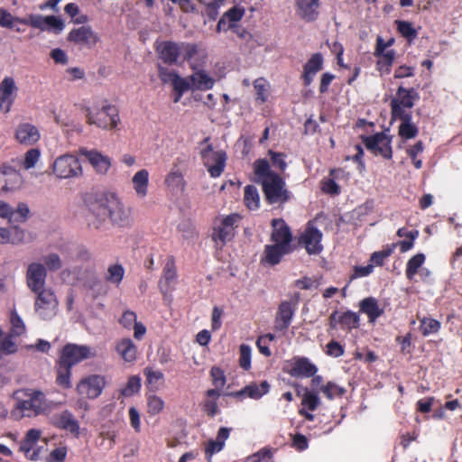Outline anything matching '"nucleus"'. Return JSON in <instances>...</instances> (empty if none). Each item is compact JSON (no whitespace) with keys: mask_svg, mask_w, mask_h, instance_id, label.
<instances>
[{"mask_svg":"<svg viewBox=\"0 0 462 462\" xmlns=\"http://www.w3.org/2000/svg\"><path fill=\"white\" fill-rule=\"evenodd\" d=\"M88 208L94 217L90 225L95 228H99L106 218L120 227L129 226L134 221L131 208L126 206L115 193L99 196L89 203Z\"/></svg>","mask_w":462,"mask_h":462,"instance_id":"nucleus-1","label":"nucleus"},{"mask_svg":"<svg viewBox=\"0 0 462 462\" xmlns=\"http://www.w3.org/2000/svg\"><path fill=\"white\" fill-rule=\"evenodd\" d=\"M254 173L263 187L266 201L269 204H283L291 198L282 177L273 172L269 162L264 159H258L254 162Z\"/></svg>","mask_w":462,"mask_h":462,"instance_id":"nucleus-2","label":"nucleus"},{"mask_svg":"<svg viewBox=\"0 0 462 462\" xmlns=\"http://www.w3.org/2000/svg\"><path fill=\"white\" fill-rule=\"evenodd\" d=\"M14 406L11 412L15 420L32 418L45 413L49 404L45 394L39 389L22 388L13 393Z\"/></svg>","mask_w":462,"mask_h":462,"instance_id":"nucleus-3","label":"nucleus"},{"mask_svg":"<svg viewBox=\"0 0 462 462\" xmlns=\"http://www.w3.org/2000/svg\"><path fill=\"white\" fill-rule=\"evenodd\" d=\"M242 217L237 213L226 216H220L214 221L213 239L222 245L231 241L236 234Z\"/></svg>","mask_w":462,"mask_h":462,"instance_id":"nucleus-4","label":"nucleus"},{"mask_svg":"<svg viewBox=\"0 0 462 462\" xmlns=\"http://www.w3.org/2000/svg\"><path fill=\"white\" fill-rule=\"evenodd\" d=\"M208 141L209 138L208 137L200 143V155L211 177L216 178L224 171L226 154L222 150L215 151Z\"/></svg>","mask_w":462,"mask_h":462,"instance_id":"nucleus-5","label":"nucleus"},{"mask_svg":"<svg viewBox=\"0 0 462 462\" xmlns=\"http://www.w3.org/2000/svg\"><path fill=\"white\" fill-rule=\"evenodd\" d=\"M417 99H419V96L414 88L407 89L402 86L399 87L395 97L390 103L393 118L396 120L401 116H411L407 109H411Z\"/></svg>","mask_w":462,"mask_h":462,"instance_id":"nucleus-6","label":"nucleus"},{"mask_svg":"<svg viewBox=\"0 0 462 462\" xmlns=\"http://www.w3.org/2000/svg\"><path fill=\"white\" fill-rule=\"evenodd\" d=\"M52 171L59 179L80 177L83 173L79 158L71 153L57 157L52 163Z\"/></svg>","mask_w":462,"mask_h":462,"instance_id":"nucleus-7","label":"nucleus"},{"mask_svg":"<svg viewBox=\"0 0 462 462\" xmlns=\"http://www.w3.org/2000/svg\"><path fill=\"white\" fill-rule=\"evenodd\" d=\"M35 294L34 311L36 315L44 320L54 318L59 306V301L54 291L51 288H48Z\"/></svg>","mask_w":462,"mask_h":462,"instance_id":"nucleus-8","label":"nucleus"},{"mask_svg":"<svg viewBox=\"0 0 462 462\" xmlns=\"http://www.w3.org/2000/svg\"><path fill=\"white\" fill-rule=\"evenodd\" d=\"M86 116L88 124L103 129H114L120 121L117 108L111 105L104 106L97 114L88 109Z\"/></svg>","mask_w":462,"mask_h":462,"instance_id":"nucleus-9","label":"nucleus"},{"mask_svg":"<svg viewBox=\"0 0 462 462\" xmlns=\"http://www.w3.org/2000/svg\"><path fill=\"white\" fill-rule=\"evenodd\" d=\"M47 269L41 263H31L26 269L25 282L27 287L33 293L47 290L45 288Z\"/></svg>","mask_w":462,"mask_h":462,"instance_id":"nucleus-10","label":"nucleus"},{"mask_svg":"<svg viewBox=\"0 0 462 462\" xmlns=\"http://www.w3.org/2000/svg\"><path fill=\"white\" fill-rule=\"evenodd\" d=\"M298 302L299 294H295L291 300H283L280 303L274 319L275 330L283 331L290 327Z\"/></svg>","mask_w":462,"mask_h":462,"instance_id":"nucleus-11","label":"nucleus"},{"mask_svg":"<svg viewBox=\"0 0 462 462\" xmlns=\"http://www.w3.org/2000/svg\"><path fill=\"white\" fill-rule=\"evenodd\" d=\"M68 41L79 46V49H92L99 42L98 34L88 25L72 29L68 34Z\"/></svg>","mask_w":462,"mask_h":462,"instance_id":"nucleus-12","label":"nucleus"},{"mask_svg":"<svg viewBox=\"0 0 462 462\" xmlns=\"http://www.w3.org/2000/svg\"><path fill=\"white\" fill-rule=\"evenodd\" d=\"M94 356H96V352L87 346L68 344L62 349L60 361L72 367L74 365Z\"/></svg>","mask_w":462,"mask_h":462,"instance_id":"nucleus-13","label":"nucleus"},{"mask_svg":"<svg viewBox=\"0 0 462 462\" xmlns=\"http://www.w3.org/2000/svg\"><path fill=\"white\" fill-rule=\"evenodd\" d=\"M365 147L375 155H381L385 159H391L393 151L391 147V138L383 134L378 133L374 135L363 138Z\"/></svg>","mask_w":462,"mask_h":462,"instance_id":"nucleus-14","label":"nucleus"},{"mask_svg":"<svg viewBox=\"0 0 462 462\" xmlns=\"http://www.w3.org/2000/svg\"><path fill=\"white\" fill-rule=\"evenodd\" d=\"M106 385L102 375L92 374L83 378L77 385L79 395L85 398L95 399L98 397Z\"/></svg>","mask_w":462,"mask_h":462,"instance_id":"nucleus-15","label":"nucleus"},{"mask_svg":"<svg viewBox=\"0 0 462 462\" xmlns=\"http://www.w3.org/2000/svg\"><path fill=\"white\" fill-rule=\"evenodd\" d=\"M321 239L322 233L309 224L301 234L299 244L306 249L309 254H318L323 250Z\"/></svg>","mask_w":462,"mask_h":462,"instance_id":"nucleus-16","label":"nucleus"},{"mask_svg":"<svg viewBox=\"0 0 462 462\" xmlns=\"http://www.w3.org/2000/svg\"><path fill=\"white\" fill-rule=\"evenodd\" d=\"M23 177L18 171L12 167H0V194L19 189Z\"/></svg>","mask_w":462,"mask_h":462,"instance_id":"nucleus-17","label":"nucleus"},{"mask_svg":"<svg viewBox=\"0 0 462 462\" xmlns=\"http://www.w3.org/2000/svg\"><path fill=\"white\" fill-rule=\"evenodd\" d=\"M18 88L14 79L5 77L0 83V110L8 113L14 101Z\"/></svg>","mask_w":462,"mask_h":462,"instance_id":"nucleus-18","label":"nucleus"},{"mask_svg":"<svg viewBox=\"0 0 462 462\" xmlns=\"http://www.w3.org/2000/svg\"><path fill=\"white\" fill-rule=\"evenodd\" d=\"M79 152L85 156L96 172L98 174H106L111 167V159L108 156L103 155L97 150H88L86 148H80Z\"/></svg>","mask_w":462,"mask_h":462,"instance_id":"nucleus-19","label":"nucleus"},{"mask_svg":"<svg viewBox=\"0 0 462 462\" xmlns=\"http://www.w3.org/2000/svg\"><path fill=\"white\" fill-rule=\"evenodd\" d=\"M40 137L39 129L32 124L21 123L15 129V139L23 145H33L40 140Z\"/></svg>","mask_w":462,"mask_h":462,"instance_id":"nucleus-20","label":"nucleus"},{"mask_svg":"<svg viewBox=\"0 0 462 462\" xmlns=\"http://www.w3.org/2000/svg\"><path fill=\"white\" fill-rule=\"evenodd\" d=\"M273 232L271 240L273 244L282 245L291 248V242L292 236L291 229L283 219H273L272 221Z\"/></svg>","mask_w":462,"mask_h":462,"instance_id":"nucleus-21","label":"nucleus"},{"mask_svg":"<svg viewBox=\"0 0 462 462\" xmlns=\"http://www.w3.org/2000/svg\"><path fill=\"white\" fill-rule=\"evenodd\" d=\"M245 10L241 7L234 6L229 9L220 18L217 25V31H227L236 26V23L240 21L244 16Z\"/></svg>","mask_w":462,"mask_h":462,"instance_id":"nucleus-22","label":"nucleus"},{"mask_svg":"<svg viewBox=\"0 0 462 462\" xmlns=\"http://www.w3.org/2000/svg\"><path fill=\"white\" fill-rule=\"evenodd\" d=\"M360 310L366 314L370 322H374L383 314V308L379 301L374 297H367L359 303Z\"/></svg>","mask_w":462,"mask_h":462,"instance_id":"nucleus-23","label":"nucleus"},{"mask_svg":"<svg viewBox=\"0 0 462 462\" xmlns=\"http://www.w3.org/2000/svg\"><path fill=\"white\" fill-rule=\"evenodd\" d=\"M299 15L307 22L315 21L319 15V0H298Z\"/></svg>","mask_w":462,"mask_h":462,"instance_id":"nucleus-24","label":"nucleus"},{"mask_svg":"<svg viewBox=\"0 0 462 462\" xmlns=\"http://www.w3.org/2000/svg\"><path fill=\"white\" fill-rule=\"evenodd\" d=\"M291 248L278 244L268 245L265 246L263 261L271 265H275L281 262L283 255L289 254Z\"/></svg>","mask_w":462,"mask_h":462,"instance_id":"nucleus-25","label":"nucleus"},{"mask_svg":"<svg viewBox=\"0 0 462 462\" xmlns=\"http://www.w3.org/2000/svg\"><path fill=\"white\" fill-rule=\"evenodd\" d=\"M165 184L172 193L179 194L184 191L186 183L182 173L176 168V166L172 167L166 176Z\"/></svg>","mask_w":462,"mask_h":462,"instance_id":"nucleus-26","label":"nucleus"},{"mask_svg":"<svg viewBox=\"0 0 462 462\" xmlns=\"http://www.w3.org/2000/svg\"><path fill=\"white\" fill-rule=\"evenodd\" d=\"M316 372L317 367L315 365L310 363L306 357H300L295 360L291 374L292 376L311 377Z\"/></svg>","mask_w":462,"mask_h":462,"instance_id":"nucleus-27","label":"nucleus"},{"mask_svg":"<svg viewBox=\"0 0 462 462\" xmlns=\"http://www.w3.org/2000/svg\"><path fill=\"white\" fill-rule=\"evenodd\" d=\"M116 350L125 362H133L136 358L137 348L130 338L119 340L116 345Z\"/></svg>","mask_w":462,"mask_h":462,"instance_id":"nucleus-28","label":"nucleus"},{"mask_svg":"<svg viewBox=\"0 0 462 462\" xmlns=\"http://www.w3.org/2000/svg\"><path fill=\"white\" fill-rule=\"evenodd\" d=\"M133 187L139 198H144L148 192L149 172L143 169L138 171L132 179Z\"/></svg>","mask_w":462,"mask_h":462,"instance_id":"nucleus-29","label":"nucleus"},{"mask_svg":"<svg viewBox=\"0 0 462 462\" xmlns=\"http://www.w3.org/2000/svg\"><path fill=\"white\" fill-rule=\"evenodd\" d=\"M162 278H163V282L161 285L162 291L163 290H165V291L171 290L173 287V285L176 283L177 272H176L174 259L172 256H170L167 259V262H166L164 269H163Z\"/></svg>","mask_w":462,"mask_h":462,"instance_id":"nucleus-30","label":"nucleus"},{"mask_svg":"<svg viewBox=\"0 0 462 462\" xmlns=\"http://www.w3.org/2000/svg\"><path fill=\"white\" fill-rule=\"evenodd\" d=\"M160 54L164 62L173 64L180 55V47L171 42H163L161 44Z\"/></svg>","mask_w":462,"mask_h":462,"instance_id":"nucleus-31","label":"nucleus"},{"mask_svg":"<svg viewBox=\"0 0 462 462\" xmlns=\"http://www.w3.org/2000/svg\"><path fill=\"white\" fill-rule=\"evenodd\" d=\"M269 387L270 385L266 381L262 382L259 385L256 383H251L241 391L232 393V395L242 396L246 394L253 399H258L269 391Z\"/></svg>","mask_w":462,"mask_h":462,"instance_id":"nucleus-32","label":"nucleus"},{"mask_svg":"<svg viewBox=\"0 0 462 462\" xmlns=\"http://www.w3.org/2000/svg\"><path fill=\"white\" fill-rule=\"evenodd\" d=\"M143 374L146 377V384L150 391L156 392L163 384L164 375L160 370L146 367L143 370Z\"/></svg>","mask_w":462,"mask_h":462,"instance_id":"nucleus-33","label":"nucleus"},{"mask_svg":"<svg viewBox=\"0 0 462 462\" xmlns=\"http://www.w3.org/2000/svg\"><path fill=\"white\" fill-rule=\"evenodd\" d=\"M193 89L207 90L210 89L215 80L204 70L195 71L190 75Z\"/></svg>","mask_w":462,"mask_h":462,"instance_id":"nucleus-34","label":"nucleus"},{"mask_svg":"<svg viewBox=\"0 0 462 462\" xmlns=\"http://www.w3.org/2000/svg\"><path fill=\"white\" fill-rule=\"evenodd\" d=\"M397 119L402 121V124L399 126V135L402 138L405 139H412L418 134L417 126L411 123L412 116H405L398 117Z\"/></svg>","mask_w":462,"mask_h":462,"instance_id":"nucleus-35","label":"nucleus"},{"mask_svg":"<svg viewBox=\"0 0 462 462\" xmlns=\"http://www.w3.org/2000/svg\"><path fill=\"white\" fill-rule=\"evenodd\" d=\"M206 394L207 400L204 402L203 410L208 416L213 417L218 412L217 400L219 398L220 393L218 390H208Z\"/></svg>","mask_w":462,"mask_h":462,"instance_id":"nucleus-36","label":"nucleus"},{"mask_svg":"<svg viewBox=\"0 0 462 462\" xmlns=\"http://www.w3.org/2000/svg\"><path fill=\"white\" fill-rule=\"evenodd\" d=\"M244 201L246 207L254 210L260 206V197L256 187L253 185H247L245 188Z\"/></svg>","mask_w":462,"mask_h":462,"instance_id":"nucleus-37","label":"nucleus"},{"mask_svg":"<svg viewBox=\"0 0 462 462\" xmlns=\"http://www.w3.org/2000/svg\"><path fill=\"white\" fill-rule=\"evenodd\" d=\"M71 366L59 360L57 368V383L64 388H70Z\"/></svg>","mask_w":462,"mask_h":462,"instance_id":"nucleus-38","label":"nucleus"},{"mask_svg":"<svg viewBox=\"0 0 462 462\" xmlns=\"http://www.w3.org/2000/svg\"><path fill=\"white\" fill-rule=\"evenodd\" d=\"M58 425L60 428L70 431L71 433L79 432V422L74 419L71 413L69 411H63L58 421Z\"/></svg>","mask_w":462,"mask_h":462,"instance_id":"nucleus-39","label":"nucleus"},{"mask_svg":"<svg viewBox=\"0 0 462 462\" xmlns=\"http://www.w3.org/2000/svg\"><path fill=\"white\" fill-rule=\"evenodd\" d=\"M11 329L10 336L11 337H20L24 334L26 330L25 324L22 318L17 314L15 310L11 312L10 317Z\"/></svg>","mask_w":462,"mask_h":462,"instance_id":"nucleus-40","label":"nucleus"},{"mask_svg":"<svg viewBox=\"0 0 462 462\" xmlns=\"http://www.w3.org/2000/svg\"><path fill=\"white\" fill-rule=\"evenodd\" d=\"M424 261L425 255L423 254H417L408 261L405 273L406 277L409 280L413 278L419 268L423 264Z\"/></svg>","mask_w":462,"mask_h":462,"instance_id":"nucleus-41","label":"nucleus"},{"mask_svg":"<svg viewBox=\"0 0 462 462\" xmlns=\"http://www.w3.org/2000/svg\"><path fill=\"white\" fill-rule=\"evenodd\" d=\"M440 322L431 318H422L420 319V329L425 337L437 333L440 328Z\"/></svg>","mask_w":462,"mask_h":462,"instance_id":"nucleus-42","label":"nucleus"},{"mask_svg":"<svg viewBox=\"0 0 462 462\" xmlns=\"http://www.w3.org/2000/svg\"><path fill=\"white\" fill-rule=\"evenodd\" d=\"M394 56L395 53L393 51H386L385 54L379 55V60L376 64L377 69L381 73L388 74L393 63Z\"/></svg>","mask_w":462,"mask_h":462,"instance_id":"nucleus-43","label":"nucleus"},{"mask_svg":"<svg viewBox=\"0 0 462 462\" xmlns=\"http://www.w3.org/2000/svg\"><path fill=\"white\" fill-rule=\"evenodd\" d=\"M163 407H164V402L161 397H159L155 394L148 395V397H147V411H148V413H150L151 415H156L163 410Z\"/></svg>","mask_w":462,"mask_h":462,"instance_id":"nucleus-44","label":"nucleus"},{"mask_svg":"<svg viewBox=\"0 0 462 462\" xmlns=\"http://www.w3.org/2000/svg\"><path fill=\"white\" fill-rule=\"evenodd\" d=\"M17 22L44 31L46 16L43 17L42 15L40 14H30L28 15L27 18L24 19L17 18Z\"/></svg>","mask_w":462,"mask_h":462,"instance_id":"nucleus-45","label":"nucleus"},{"mask_svg":"<svg viewBox=\"0 0 462 462\" xmlns=\"http://www.w3.org/2000/svg\"><path fill=\"white\" fill-rule=\"evenodd\" d=\"M338 322L347 329L357 328L359 326V316L354 312H345L338 318Z\"/></svg>","mask_w":462,"mask_h":462,"instance_id":"nucleus-46","label":"nucleus"},{"mask_svg":"<svg viewBox=\"0 0 462 462\" xmlns=\"http://www.w3.org/2000/svg\"><path fill=\"white\" fill-rule=\"evenodd\" d=\"M397 30L402 36L408 40H413L417 37V31L413 28L412 23L407 21H395Z\"/></svg>","mask_w":462,"mask_h":462,"instance_id":"nucleus-47","label":"nucleus"},{"mask_svg":"<svg viewBox=\"0 0 462 462\" xmlns=\"http://www.w3.org/2000/svg\"><path fill=\"white\" fill-rule=\"evenodd\" d=\"M323 58L320 53L313 54L308 62L304 65L303 69L311 74H316L322 69Z\"/></svg>","mask_w":462,"mask_h":462,"instance_id":"nucleus-48","label":"nucleus"},{"mask_svg":"<svg viewBox=\"0 0 462 462\" xmlns=\"http://www.w3.org/2000/svg\"><path fill=\"white\" fill-rule=\"evenodd\" d=\"M125 270L120 264H114L108 267L106 281L119 284L124 277Z\"/></svg>","mask_w":462,"mask_h":462,"instance_id":"nucleus-49","label":"nucleus"},{"mask_svg":"<svg viewBox=\"0 0 462 462\" xmlns=\"http://www.w3.org/2000/svg\"><path fill=\"white\" fill-rule=\"evenodd\" d=\"M141 387V379L137 375L131 376L121 393L125 397H129L138 393Z\"/></svg>","mask_w":462,"mask_h":462,"instance_id":"nucleus-50","label":"nucleus"},{"mask_svg":"<svg viewBox=\"0 0 462 462\" xmlns=\"http://www.w3.org/2000/svg\"><path fill=\"white\" fill-rule=\"evenodd\" d=\"M321 392L329 400H332L335 396H342L346 390L333 383H328L326 385L321 387Z\"/></svg>","mask_w":462,"mask_h":462,"instance_id":"nucleus-51","label":"nucleus"},{"mask_svg":"<svg viewBox=\"0 0 462 462\" xmlns=\"http://www.w3.org/2000/svg\"><path fill=\"white\" fill-rule=\"evenodd\" d=\"M41 156L39 149H30L24 154L23 167L26 170L32 169L35 166Z\"/></svg>","mask_w":462,"mask_h":462,"instance_id":"nucleus-52","label":"nucleus"},{"mask_svg":"<svg viewBox=\"0 0 462 462\" xmlns=\"http://www.w3.org/2000/svg\"><path fill=\"white\" fill-rule=\"evenodd\" d=\"M254 86L256 90V100H260L261 103L265 102L268 94L267 82L263 79H257L254 80Z\"/></svg>","mask_w":462,"mask_h":462,"instance_id":"nucleus-53","label":"nucleus"},{"mask_svg":"<svg viewBox=\"0 0 462 462\" xmlns=\"http://www.w3.org/2000/svg\"><path fill=\"white\" fill-rule=\"evenodd\" d=\"M239 365L245 370L251 367V348L247 345L242 344L240 346Z\"/></svg>","mask_w":462,"mask_h":462,"instance_id":"nucleus-54","label":"nucleus"},{"mask_svg":"<svg viewBox=\"0 0 462 462\" xmlns=\"http://www.w3.org/2000/svg\"><path fill=\"white\" fill-rule=\"evenodd\" d=\"M210 374L212 376L213 384L216 387L215 390H218L223 388L226 383V376L224 372L217 366H213L210 370Z\"/></svg>","mask_w":462,"mask_h":462,"instance_id":"nucleus-55","label":"nucleus"},{"mask_svg":"<svg viewBox=\"0 0 462 462\" xmlns=\"http://www.w3.org/2000/svg\"><path fill=\"white\" fill-rule=\"evenodd\" d=\"M173 90L175 92H186L188 90H193L192 82L190 76L188 78L177 77L173 85Z\"/></svg>","mask_w":462,"mask_h":462,"instance_id":"nucleus-56","label":"nucleus"},{"mask_svg":"<svg viewBox=\"0 0 462 462\" xmlns=\"http://www.w3.org/2000/svg\"><path fill=\"white\" fill-rule=\"evenodd\" d=\"M320 401L318 394L310 391H307L302 398V404L307 406L310 411H314L319 405Z\"/></svg>","mask_w":462,"mask_h":462,"instance_id":"nucleus-57","label":"nucleus"},{"mask_svg":"<svg viewBox=\"0 0 462 462\" xmlns=\"http://www.w3.org/2000/svg\"><path fill=\"white\" fill-rule=\"evenodd\" d=\"M394 246H395V245H393V247H389V248L383 249L382 251L374 252L371 255L370 261L376 265H382L383 263L384 259L389 257L393 254Z\"/></svg>","mask_w":462,"mask_h":462,"instance_id":"nucleus-58","label":"nucleus"},{"mask_svg":"<svg viewBox=\"0 0 462 462\" xmlns=\"http://www.w3.org/2000/svg\"><path fill=\"white\" fill-rule=\"evenodd\" d=\"M44 263L46 269L51 271H57L62 267V263L57 254H50L44 257Z\"/></svg>","mask_w":462,"mask_h":462,"instance_id":"nucleus-59","label":"nucleus"},{"mask_svg":"<svg viewBox=\"0 0 462 462\" xmlns=\"http://www.w3.org/2000/svg\"><path fill=\"white\" fill-rule=\"evenodd\" d=\"M27 236L24 230L18 227L10 229V243L14 245L23 244L27 242Z\"/></svg>","mask_w":462,"mask_h":462,"instance_id":"nucleus-60","label":"nucleus"},{"mask_svg":"<svg viewBox=\"0 0 462 462\" xmlns=\"http://www.w3.org/2000/svg\"><path fill=\"white\" fill-rule=\"evenodd\" d=\"M179 75L173 70H170L162 67L159 68V78L163 83L171 84L173 87L175 79Z\"/></svg>","mask_w":462,"mask_h":462,"instance_id":"nucleus-61","label":"nucleus"},{"mask_svg":"<svg viewBox=\"0 0 462 462\" xmlns=\"http://www.w3.org/2000/svg\"><path fill=\"white\" fill-rule=\"evenodd\" d=\"M418 236H419L418 230H412L411 232H407V237L409 238V240L401 241L399 243V245L401 247V252L404 253V252H407L408 250L411 249L413 246V244H414V240L417 238Z\"/></svg>","mask_w":462,"mask_h":462,"instance_id":"nucleus-62","label":"nucleus"},{"mask_svg":"<svg viewBox=\"0 0 462 462\" xmlns=\"http://www.w3.org/2000/svg\"><path fill=\"white\" fill-rule=\"evenodd\" d=\"M271 155L273 165L278 168L281 171H284L287 164L284 161V154L281 152H274L273 151L269 152Z\"/></svg>","mask_w":462,"mask_h":462,"instance_id":"nucleus-63","label":"nucleus"},{"mask_svg":"<svg viewBox=\"0 0 462 462\" xmlns=\"http://www.w3.org/2000/svg\"><path fill=\"white\" fill-rule=\"evenodd\" d=\"M66 455L67 448L65 447L57 448L51 452L47 462H63Z\"/></svg>","mask_w":462,"mask_h":462,"instance_id":"nucleus-64","label":"nucleus"}]
</instances>
